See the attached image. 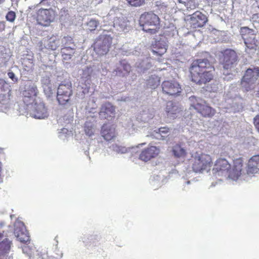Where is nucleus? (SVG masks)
Segmentation results:
<instances>
[{
	"label": "nucleus",
	"instance_id": "obj_1",
	"mask_svg": "<svg viewBox=\"0 0 259 259\" xmlns=\"http://www.w3.org/2000/svg\"><path fill=\"white\" fill-rule=\"evenodd\" d=\"M189 77L193 82L201 85L213 80L215 68L207 59H197L189 67Z\"/></svg>",
	"mask_w": 259,
	"mask_h": 259
},
{
	"label": "nucleus",
	"instance_id": "obj_2",
	"mask_svg": "<svg viewBox=\"0 0 259 259\" xmlns=\"http://www.w3.org/2000/svg\"><path fill=\"white\" fill-rule=\"evenodd\" d=\"M243 159L242 157L233 160V166L228 161L224 158H218L215 162L212 172L215 175L224 176L228 175V177L233 180H237L242 174Z\"/></svg>",
	"mask_w": 259,
	"mask_h": 259
},
{
	"label": "nucleus",
	"instance_id": "obj_3",
	"mask_svg": "<svg viewBox=\"0 0 259 259\" xmlns=\"http://www.w3.org/2000/svg\"><path fill=\"white\" fill-rule=\"evenodd\" d=\"M190 161L192 170L197 173H202L205 170H209L213 164L210 155L198 152L192 155Z\"/></svg>",
	"mask_w": 259,
	"mask_h": 259
},
{
	"label": "nucleus",
	"instance_id": "obj_4",
	"mask_svg": "<svg viewBox=\"0 0 259 259\" xmlns=\"http://www.w3.org/2000/svg\"><path fill=\"white\" fill-rule=\"evenodd\" d=\"M139 23L144 31L153 34L158 31L160 20L154 13L146 12L141 15Z\"/></svg>",
	"mask_w": 259,
	"mask_h": 259
},
{
	"label": "nucleus",
	"instance_id": "obj_5",
	"mask_svg": "<svg viewBox=\"0 0 259 259\" xmlns=\"http://www.w3.org/2000/svg\"><path fill=\"white\" fill-rule=\"evenodd\" d=\"M191 102L190 108L196 111L201 116L205 118H211L215 114V110L210 106L205 101L197 98L195 96L189 98Z\"/></svg>",
	"mask_w": 259,
	"mask_h": 259
},
{
	"label": "nucleus",
	"instance_id": "obj_6",
	"mask_svg": "<svg viewBox=\"0 0 259 259\" xmlns=\"http://www.w3.org/2000/svg\"><path fill=\"white\" fill-rule=\"evenodd\" d=\"M73 90L71 81H64L59 85L57 92V100L59 105H70Z\"/></svg>",
	"mask_w": 259,
	"mask_h": 259
},
{
	"label": "nucleus",
	"instance_id": "obj_7",
	"mask_svg": "<svg viewBox=\"0 0 259 259\" xmlns=\"http://www.w3.org/2000/svg\"><path fill=\"white\" fill-rule=\"evenodd\" d=\"M238 60L237 53L231 49H226L220 52L219 61L225 70H231L236 65Z\"/></svg>",
	"mask_w": 259,
	"mask_h": 259
},
{
	"label": "nucleus",
	"instance_id": "obj_8",
	"mask_svg": "<svg viewBox=\"0 0 259 259\" xmlns=\"http://www.w3.org/2000/svg\"><path fill=\"white\" fill-rule=\"evenodd\" d=\"M112 43V37L109 35H100L94 44V50L98 56L107 54Z\"/></svg>",
	"mask_w": 259,
	"mask_h": 259
},
{
	"label": "nucleus",
	"instance_id": "obj_9",
	"mask_svg": "<svg viewBox=\"0 0 259 259\" xmlns=\"http://www.w3.org/2000/svg\"><path fill=\"white\" fill-rule=\"evenodd\" d=\"M259 77V68H248L241 80V84L246 91L255 88V83Z\"/></svg>",
	"mask_w": 259,
	"mask_h": 259
},
{
	"label": "nucleus",
	"instance_id": "obj_10",
	"mask_svg": "<svg viewBox=\"0 0 259 259\" xmlns=\"http://www.w3.org/2000/svg\"><path fill=\"white\" fill-rule=\"evenodd\" d=\"M161 88L164 94L174 97L180 96L182 91L181 85L174 79L164 80L162 82Z\"/></svg>",
	"mask_w": 259,
	"mask_h": 259
},
{
	"label": "nucleus",
	"instance_id": "obj_11",
	"mask_svg": "<svg viewBox=\"0 0 259 259\" xmlns=\"http://www.w3.org/2000/svg\"><path fill=\"white\" fill-rule=\"evenodd\" d=\"M240 33L247 48L256 49L257 40L255 38L256 35L253 29L246 26L242 27L240 29Z\"/></svg>",
	"mask_w": 259,
	"mask_h": 259
},
{
	"label": "nucleus",
	"instance_id": "obj_12",
	"mask_svg": "<svg viewBox=\"0 0 259 259\" xmlns=\"http://www.w3.org/2000/svg\"><path fill=\"white\" fill-rule=\"evenodd\" d=\"M55 16V13L53 9L41 8L37 11L36 18L38 24L47 26L53 21Z\"/></svg>",
	"mask_w": 259,
	"mask_h": 259
},
{
	"label": "nucleus",
	"instance_id": "obj_13",
	"mask_svg": "<svg viewBox=\"0 0 259 259\" xmlns=\"http://www.w3.org/2000/svg\"><path fill=\"white\" fill-rule=\"evenodd\" d=\"M189 16V24L193 29L203 27L208 21L207 17L199 11H195Z\"/></svg>",
	"mask_w": 259,
	"mask_h": 259
},
{
	"label": "nucleus",
	"instance_id": "obj_14",
	"mask_svg": "<svg viewBox=\"0 0 259 259\" xmlns=\"http://www.w3.org/2000/svg\"><path fill=\"white\" fill-rule=\"evenodd\" d=\"M160 153V149L159 147L149 145L141 151L139 155V159L143 161L148 162L157 157Z\"/></svg>",
	"mask_w": 259,
	"mask_h": 259
},
{
	"label": "nucleus",
	"instance_id": "obj_15",
	"mask_svg": "<svg viewBox=\"0 0 259 259\" xmlns=\"http://www.w3.org/2000/svg\"><path fill=\"white\" fill-rule=\"evenodd\" d=\"M246 171L248 175L259 174V154L252 156L247 163Z\"/></svg>",
	"mask_w": 259,
	"mask_h": 259
},
{
	"label": "nucleus",
	"instance_id": "obj_16",
	"mask_svg": "<svg viewBox=\"0 0 259 259\" xmlns=\"http://www.w3.org/2000/svg\"><path fill=\"white\" fill-rule=\"evenodd\" d=\"M115 108L109 102H106L103 104L99 112L100 117L102 119H109L114 116Z\"/></svg>",
	"mask_w": 259,
	"mask_h": 259
},
{
	"label": "nucleus",
	"instance_id": "obj_17",
	"mask_svg": "<svg viewBox=\"0 0 259 259\" xmlns=\"http://www.w3.org/2000/svg\"><path fill=\"white\" fill-rule=\"evenodd\" d=\"M167 49V45L163 40H156L151 46V51L157 57H161Z\"/></svg>",
	"mask_w": 259,
	"mask_h": 259
},
{
	"label": "nucleus",
	"instance_id": "obj_18",
	"mask_svg": "<svg viewBox=\"0 0 259 259\" xmlns=\"http://www.w3.org/2000/svg\"><path fill=\"white\" fill-rule=\"evenodd\" d=\"M33 117L44 119L48 117L49 113L47 108L42 102L35 103L33 107Z\"/></svg>",
	"mask_w": 259,
	"mask_h": 259
},
{
	"label": "nucleus",
	"instance_id": "obj_19",
	"mask_svg": "<svg viewBox=\"0 0 259 259\" xmlns=\"http://www.w3.org/2000/svg\"><path fill=\"white\" fill-rule=\"evenodd\" d=\"M19 226H15L14 234L18 239L21 242L26 243L30 241V236L23 223H19Z\"/></svg>",
	"mask_w": 259,
	"mask_h": 259
},
{
	"label": "nucleus",
	"instance_id": "obj_20",
	"mask_svg": "<svg viewBox=\"0 0 259 259\" xmlns=\"http://www.w3.org/2000/svg\"><path fill=\"white\" fill-rule=\"evenodd\" d=\"M11 94V85L4 79L0 78V101L10 99Z\"/></svg>",
	"mask_w": 259,
	"mask_h": 259
},
{
	"label": "nucleus",
	"instance_id": "obj_21",
	"mask_svg": "<svg viewBox=\"0 0 259 259\" xmlns=\"http://www.w3.org/2000/svg\"><path fill=\"white\" fill-rule=\"evenodd\" d=\"M101 134L105 140L111 141L116 137L115 127L113 125L104 124L101 128Z\"/></svg>",
	"mask_w": 259,
	"mask_h": 259
},
{
	"label": "nucleus",
	"instance_id": "obj_22",
	"mask_svg": "<svg viewBox=\"0 0 259 259\" xmlns=\"http://www.w3.org/2000/svg\"><path fill=\"white\" fill-rule=\"evenodd\" d=\"M171 152L174 156L177 158H183L187 155L186 150L180 143H177L172 146Z\"/></svg>",
	"mask_w": 259,
	"mask_h": 259
},
{
	"label": "nucleus",
	"instance_id": "obj_23",
	"mask_svg": "<svg viewBox=\"0 0 259 259\" xmlns=\"http://www.w3.org/2000/svg\"><path fill=\"white\" fill-rule=\"evenodd\" d=\"M169 132V128L168 127H161L157 130H154L151 133V135L157 139L164 140Z\"/></svg>",
	"mask_w": 259,
	"mask_h": 259
},
{
	"label": "nucleus",
	"instance_id": "obj_24",
	"mask_svg": "<svg viewBox=\"0 0 259 259\" xmlns=\"http://www.w3.org/2000/svg\"><path fill=\"white\" fill-rule=\"evenodd\" d=\"M168 117L175 119L177 117V114L180 112L178 107L174 105L171 102L168 103L165 109Z\"/></svg>",
	"mask_w": 259,
	"mask_h": 259
},
{
	"label": "nucleus",
	"instance_id": "obj_25",
	"mask_svg": "<svg viewBox=\"0 0 259 259\" xmlns=\"http://www.w3.org/2000/svg\"><path fill=\"white\" fill-rule=\"evenodd\" d=\"M75 48H72L70 47L62 48L61 53L63 60H69L71 59L75 53Z\"/></svg>",
	"mask_w": 259,
	"mask_h": 259
},
{
	"label": "nucleus",
	"instance_id": "obj_26",
	"mask_svg": "<svg viewBox=\"0 0 259 259\" xmlns=\"http://www.w3.org/2000/svg\"><path fill=\"white\" fill-rule=\"evenodd\" d=\"M60 39L58 36H53L48 40L47 48L51 50H56L60 45Z\"/></svg>",
	"mask_w": 259,
	"mask_h": 259
},
{
	"label": "nucleus",
	"instance_id": "obj_27",
	"mask_svg": "<svg viewBox=\"0 0 259 259\" xmlns=\"http://www.w3.org/2000/svg\"><path fill=\"white\" fill-rule=\"evenodd\" d=\"M62 48L71 47L75 48V45L72 37L69 36H64L61 40Z\"/></svg>",
	"mask_w": 259,
	"mask_h": 259
},
{
	"label": "nucleus",
	"instance_id": "obj_28",
	"mask_svg": "<svg viewBox=\"0 0 259 259\" xmlns=\"http://www.w3.org/2000/svg\"><path fill=\"white\" fill-rule=\"evenodd\" d=\"M160 77L157 76H151L147 80V85L151 89H155L160 84Z\"/></svg>",
	"mask_w": 259,
	"mask_h": 259
},
{
	"label": "nucleus",
	"instance_id": "obj_29",
	"mask_svg": "<svg viewBox=\"0 0 259 259\" xmlns=\"http://www.w3.org/2000/svg\"><path fill=\"white\" fill-rule=\"evenodd\" d=\"M34 259H48L47 251L45 248H38L36 250Z\"/></svg>",
	"mask_w": 259,
	"mask_h": 259
},
{
	"label": "nucleus",
	"instance_id": "obj_30",
	"mask_svg": "<svg viewBox=\"0 0 259 259\" xmlns=\"http://www.w3.org/2000/svg\"><path fill=\"white\" fill-rule=\"evenodd\" d=\"M199 4L195 0H190L185 6L187 10H193L198 7Z\"/></svg>",
	"mask_w": 259,
	"mask_h": 259
},
{
	"label": "nucleus",
	"instance_id": "obj_31",
	"mask_svg": "<svg viewBox=\"0 0 259 259\" xmlns=\"http://www.w3.org/2000/svg\"><path fill=\"white\" fill-rule=\"evenodd\" d=\"M16 18V13L13 11H9L6 15V20L11 23L14 22Z\"/></svg>",
	"mask_w": 259,
	"mask_h": 259
},
{
	"label": "nucleus",
	"instance_id": "obj_32",
	"mask_svg": "<svg viewBox=\"0 0 259 259\" xmlns=\"http://www.w3.org/2000/svg\"><path fill=\"white\" fill-rule=\"evenodd\" d=\"M127 3L134 7H140L145 3V0H126Z\"/></svg>",
	"mask_w": 259,
	"mask_h": 259
},
{
	"label": "nucleus",
	"instance_id": "obj_33",
	"mask_svg": "<svg viewBox=\"0 0 259 259\" xmlns=\"http://www.w3.org/2000/svg\"><path fill=\"white\" fill-rule=\"evenodd\" d=\"M88 123L84 124V132L87 135L92 136L94 134L93 127L92 125H89Z\"/></svg>",
	"mask_w": 259,
	"mask_h": 259
},
{
	"label": "nucleus",
	"instance_id": "obj_34",
	"mask_svg": "<svg viewBox=\"0 0 259 259\" xmlns=\"http://www.w3.org/2000/svg\"><path fill=\"white\" fill-rule=\"evenodd\" d=\"M114 150L118 153L124 154L128 152V149L123 146L116 145L114 147Z\"/></svg>",
	"mask_w": 259,
	"mask_h": 259
},
{
	"label": "nucleus",
	"instance_id": "obj_35",
	"mask_svg": "<svg viewBox=\"0 0 259 259\" xmlns=\"http://www.w3.org/2000/svg\"><path fill=\"white\" fill-rule=\"evenodd\" d=\"M98 25V22L97 21H96L95 20H91L88 23V25L89 26V29L91 31L95 30L96 29Z\"/></svg>",
	"mask_w": 259,
	"mask_h": 259
},
{
	"label": "nucleus",
	"instance_id": "obj_36",
	"mask_svg": "<svg viewBox=\"0 0 259 259\" xmlns=\"http://www.w3.org/2000/svg\"><path fill=\"white\" fill-rule=\"evenodd\" d=\"M8 76L14 83L18 82V79L13 71L9 70L8 72Z\"/></svg>",
	"mask_w": 259,
	"mask_h": 259
},
{
	"label": "nucleus",
	"instance_id": "obj_37",
	"mask_svg": "<svg viewBox=\"0 0 259 259\" xmlns=\"http://www.w3.org/2000/svg\"><path fill=\"white\" fill-rule=\"evenodd\" d=\"M54 0H41L40 5L45 7H51L53 4Z\"/></svg>",
	"mask_w": 259,
	"mask_h": 259
},
{
	"label": "nucleus",
	"instance_id": "obj_38",
	"mask_svg": "<svg viewBox=\"0 0 259 259\" xmlns=\"http://www.w3.org/2000/svg\"><path fill=\"white\" fill-rule=\"evenodd\" d=\"M92 72V69L91 66L87 67L83 71V75H86L87 77H90L91 74Z\"/></svg>",
	"mask_w": 259,
	"mask_h": 259
},
{
	"label": "nucleus",
	"instance_id": "obj_39",
	"mask_svg": "<svg viewBox=\"0 0 259 259\" xmlns=\"http://www.w3.org/2000/svg\"><path fill=\"white\" fill-rule=\"evenodd\" d=\"M253 123L257 131L259 132V115L255 116L254 118Z\"/></svg>",
	"mask_w": 259,
	"mask_h": 259
},
{
	"label": "nucleus",
	"instance_id": "obj_40",
	"mask_svg": "<svg viewBox=\"0 0 259 259\" xmlns=\"http://www.w3.org/2000/svg\"><path fill=\"white\" fill-rule=\"evenodd\" d=\"M4 244L5 245V249H9L10 245V243L8 242L7 240H6V241H3L0 243V247L2 248Z\"/></svg>",
	"mask_w": 259,
	"mask_h": 259
},
{
	"label": "nucleus",
	"instance_id": "obj_41",
	"mask_svg": "<svg viewBox=\"0 0 259 259\" xmlns=\"http://www.w3.org/2000/svg\"><path fill=\"white\" fill-rule=\"evenodd\" d=\"M23 251L27 254L31 253V249L27 245H25L22 247Z\"/></svg>",
	"mask_w": 259,
	"mask_h": 259
},
{
	"label": "nucleus",
	"instance_id": "obj_42",
	"mask_svg": "<svg viewBox=\"0 0 259 259\" xmlns=\"http://www.w3.org/2000/svg\"><path fill=\"white\" fill-rule=\"evenodd\" d=\"M6 23L4 21H0V32H3L5 30Z\"/></svg>",
	"mask_w": 259,
	"mask_h": 259
},
{
	"label": "nucleus",
	"instance_id": "obj_43",
	"mask_svg": "<svg viewBox=\"0 0 259 259\" xmlns=\"http://www.w3.org/2000/svg\"><path fill=\"white\" fill-rule=\"evenodd\" d=\"M145 144H146V143H145L140 144H139L138 147L139 146H143V145H145Z\"/></svg>",
	"mask_w": 259,
	"mask_h": 259
},
{
	"label": "nucleus",
	"instance_id": "obj_44",
	"mask_svg": "<svg viewBox=\"0 0 259 259\" xmlns=\"http://www.w3.org/2000/svg\"><path fill=\"white\" fill-rule=\"evenodd\" d=\"M4 1V0H0V4L3 3Z\"/></svg>",
	"mask_w": 259,
	"mask_h": 259
},
{
	"label": "nucleus",
	"instance_id": "obj_45",
	"mask_svg": "<svg viewBox=\"0 0 259 259\" xmlns=\"http://www.w3.org/2000/svg\"><path fill=\"white\" fill-rule=\"evenodd\" d=\"M3 237V235L0 233V238H1Z\"/></svg>",
	"mask_w": 259,
	"mask_h": 259
},
{
	"label": "nucleus",
	"instance_id": "obj_46",
	"mask_svg": "<svg viewBox=\"0 0 259 259\" xmlns=\"http://www.w3.org/2000/svg\"><path fill=\"white\" fill-rule=\"evenodd\" d=\"M127 67H128V68H130V66H129V65H128V66H127Z\"/></svg>",
	"mask_w": 259,
	"mask_h": 259
}]
</instances>
